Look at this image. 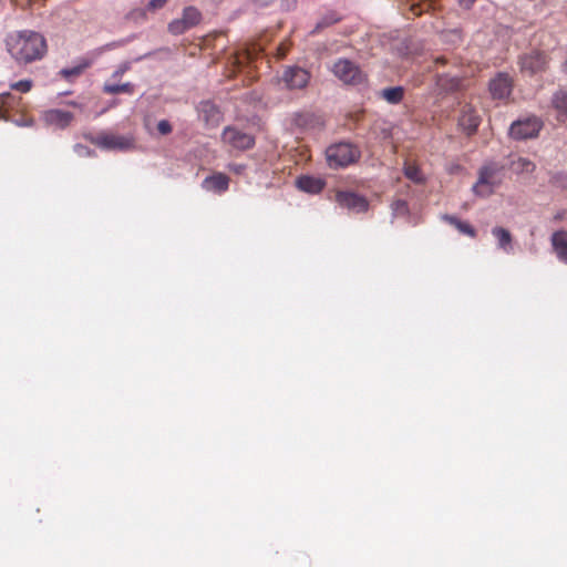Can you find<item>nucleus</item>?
<instances>
[{"label":"nucleus","instance_id":"nucleus-1","mask_svg":"<svg viewBox=\"0 0 567 567\" xmlns=\"http://www.w3.org/2000/svg\"><path fill=\"white\" fill-rule=\"evenodd\" d=\"M9 54L20 64H29L44 58L48 52L45 38L35 31L10 33L6 39Z\"/></svg>","mask_w":567,"mask_h":567},{"label":"nucleus","instance_id":"nucleus-2","mask_svg":"<svg viewBox=\"0 0 567 567\" xmlns=\"http://www.w3.org/2000/svg\"><path fill=\"white\" fill-rule=\"evenodd\" d=\"M435 63L437 65H446V64H453L455 68H462V63L457 61L456 59H453V61H450L445 56H440L435 59ZM470 73L466 70L461 69L458 72L452 73L447 72L444 74H441L437 76V85L440 89L447 91V92H455L461 91L465 87V81Z\"/></svg>","mask_w":567,"mask_h":567},{"label":"nucleus","instance_id":"nucleus-3","mask_svg":"<svg viewBox=\"0 0 567 567\" xmlns=\"http://www.w3.org/2000/svg\"><path fill=\"white\" fill-rule=\"evenodd\" d=\"M361 156L360 151L350 143H337L326 150L329 167L340 168L355 163Z\"/></svg>","mask_w":567,"mask_h":567},{"label":"nucleus","instance_id":"nucleus-4","mask_svg":"<svg viewBox=\"0 0 567 567\" xmlns=\"http://www.w3.org/2000/svg\"><path fill=\"white\" fill-rule=\"evenodd\" d=\"M502 166L489 163L480 171L478 179L474 185V192L480 196L491 195L502 183Z\"/></svg>","mask_w":567,"mask_h":567},{"label":"nucleus","instance_id":"nucleus-5","mask_svg":"<svg viewBox=\"0 0 567 567\" xmlns=\"http://www.w3.org/2000/svg\"><path fill=\"white\" fill-rule=\"evenodd\" d=\"M333 74L343 83L357 85L365 80L360 68L347 59L338 60L332 66Z\"/></svg>","mask_w":567,"mask_h":567},{"label":"nucleus","instance_id":"nucleus-6","mask_svg":"<svg viewBox=\"0 0 567 567\" xmlns=\"http://www.w3.org/2000/svg\"><path fill=\"white\" fill-rule=\"evenodd\" d=\"M548 55L538 50H533L519 58L520 72L529 76L545 72L548 66Z\"/></svg>","mask_w":567,"mask_h":567},{"label":"nucleus","instance_id":"nucleus-7","mask_svg":"<svg viewBox=\"0 0 567 567\" xmlns=\"http://www.w3.org/2000/svg\"><path fill=\"white\" fill-rule=\"evenodd\" d=\"M225 144L238 151L250 150L255 145V137L235 126H226L221 133Z\"/></svg>","mask_w":567,"mask_h":567},{"label":"nucleus","instance_id":"nucleus-8","mask_svg":"<svg viewBox=\"0 0 567 567\" xmlns=\"http://www.w3.org/2000/svg\"><path fill=\"white\" fill-rule=\"evenodd\" d=\"M202 20V13L195 7H186L183 10L181 19H175L168 24V31L174 35H179L187 30L196 27Z\"/></svg>","mask_w":567,"mask_h":567},{"label":"nucleus","instance_id":"nucleus-9","mask_svg":"<svg viewBox=\"0 0 567 567\" xmlns=\"http://www.w3.org/2000/svg\"><path fill=\"white\" fill-rule=\"evenodd\" d=\"M542 126V122L535 116L518 120L511 125L509 135L515 140L533 138L538 135Z\"/></svg>","mask_w":567,"mask_h":567},{"label":"nucleus","instance_id":"nucleus-10","mask_svg":"<svg viewBox=\"0 0 567 567\" xmlns=\"http://www.w3.org/2000/svg\"><path fill=\"white\" fill-rule=\"evenodd\" d=\"M513 78L505 72L497 73L488 84L491 95L494 100H506L513 91Z\"/></svg>","mask_w":567,"mask_h":567},{"label":"nucleus","instance_id":"nucleus-11","mask_svg":"<svg viewBox=\"0 0 567 567\" xmlns=\"http://www.w3.org/2000/svg\"><path fill=\"white\" fill-rule=\"evenodd\" d=\"M480 124L481 116L475 107L470 103L462 105L458 116V126L466 133V135L471 136L475 134Z\"/></svg>","mask_w":567,"mask_h":567},{"label":"nucleus","instance_id":"nucleus-12","mask_svg":"<svg viewBox=\"0 0 567 567\" xmlns=\"http://www.w3.org/2000/svg\"><path fill=\"white\" fill-rule=\"evenodd\" d=\"M91 142L100 148L124 151L132 146V140L116 134H100Z\"/></svg>","mask_w":567,"mask_h":567},{"label":"nucleus","instance_id":"nucleus-13","mask_svg":"<svg viewBox=\"0 0 567 567\" xmlns=\"http://www.w3.org/2000/svg\"><path fill=\"white\" fill-rule=\"evenodd\" d=\"M310 80V73L299 66H289L282 74V81L290 90L303 89Z\"/></svg>","mask_w":567,"mask_h":567},{"label":"nucleus","instance_id":"nucleus-14","mask_svg":"<svg viewBox=\"0 0 567 567\" xmlns=\"http://www.w3.org/2000/svg\"><path fill=\"white\" fill-rule=\"evenodd\" d=\"M42 118L48 126L63 130L71 124L74 115L65 110L50 109L43 112Z\"/></svg>","mask_w":567,"mask_h":567},{"label":"nucleus","instance_id":"nucleus-15","mask_svg":"<svg viewBox=\"0 0 567 567\" xmlns=\"http://www.w3.org/2000/svg\"><path fill=\"white\" fill-rule=\"evenodd\" d=\"M336 200L341 207L354 210L357 213L365 212L369 207L368 200L353 192H338Z\"/></svg>","mask_w":567,"mask_h":567},{"label":"nucleus","instance_id":"nucleus-16","mask_svg":"<svg viewBox=\"0 0 567 567\" xmlns=\"http://www.w3.org/2000/svg\"><path fill=\"white\" fill-rule=\"evenodd\" d=\"M197 111L199 118L208 126L215 127L223 121V113L212 101H202L197 106Z\"/></svg>","mask_w":567,"mask_h":567},{"label":"nucleus","instance_id":"nucleus-17","mask_svg":"<svg viewBox=\"0 0 567 567\" xmlns=\"http://www.w3.org/2000/svg\"><path fill=\"white\" fill-rule=\"evenodd\" d=\"M230 178L224 173H214L213 175L207 176L203 183L202 187L207 192H213L216 194H223L229 188Z\"/></svg>","mask_w":567,"mask_h":567},{"label":"nucleus","instance_id":"nucleus-18","mask_svg":"<svg viewBox=\"0 0 567 567\" xmlns=\"http://www.w3.org/2000/svg\"><path fill=\"white\" fill-rule=\"evenodd\" d=\"M551 246L559 261L567 265V230H557L551 235Z\"/></svg>","mask_w":567,"mask_h":567},{"label":"nucleus","instance_id":"nucleus-19","mask_svg":"<svg viewBox=\"0 0 567 567\" xmlns=\"http://www.w3.org/2000/svg\"><path fill=\"white\" fill-rule=\"evenodd\" d=\"M296 185L302 192L319 194L323 189L326 183L319 177L302 175L297 178Z\"/></svg>","mask_w":567,"mask_h":567},{"label":"nucleus","instance_id":"nucleus-20","mask_svg":"<svg viewBox=\"0 0 567 567\" xmlns=\"http://www.w3.org/2000/svg\"><path fill=\"white\" fill-rule=\"evenodd\" d=\"M551 104L557 112L560 122L567 121V91L558 90L554 93Z\"/></svg>","mask_w":567,"mask_h":567},{"label":"nucleus","instance_id":"nucleus-21","mask_svg":"<svg viewBox=\"0 0 567 567\" xmlns=\"http://www.w3.org/2000/svg\"><path fill=\"white\" fill-rule=\"evenodd\" d=\"M293 123L301 128H313L321 124L320 117L311 112L297 113L293 116Z\"/></svg>","mask_w":567,"mask_h":567},{"label":"nucleus","instance_id":"nucleus-22","mask_svg":"<svg viewBox=\"0 0 567 567\" xmlns=\"http://www.w3.org/2000/svg\"><path fill=\"white\" fill-rule=\"evenodd\" d=\"M405 90L403 86L385 87L379 92V96L389 104H399L404 97Z\"/></svg>","mask_w":567,"mask_h":567},{"label":"nucleus","instance_id":"nucleus-23","mask_svg":"<svg viewBox=\"0 0 567 567\" xmlns=\"http://www.w3.org/2000/svg\"><path fill=\"white\" fill-rule=\"evenodd\" d=\"M442 218H443V220H445L450 225L454 226L461 234L466 235V236H468L471 238H475L476 237L475 228L471 224H468L467 221H463V220H461L457 217L452 216V215H444Z\"/></svg>","mask_w":567,"mask_h":567},{"label":"nucleus","instance_id":"nucleus-24","mask_svg":"<svg viewBox=\"0 0 567 567\" xmlns=\"http://www.w3.org/2000/svg\"><path fill=\"white\" fill-rule=\"evenodd\" d=\"M509 168L515 174H530L535 171L536 165L534 162L526 157L518 156L511 161Z\"/></svg>","mask_w":567,"mask_h":567},{"label":"nucleus","instance_id":"nucleus-25","mask_svg":"<svg viewBox=\"0 0 567 567\" xmlns=\"http://www.w3.org/2000/svg\"><path fill=\"white\" fill-rule=\"evenodd\" d=\"M20 104L21 97H18L10 92L0 93V107L3 112L21 111L22 109L20 107Z\"/></svg>","mask_w":567,"mask_h":567},{"label":"nucleus","instance_id":"nucleus-26","mask_svg":"<svg viewBox=\"0 0 567 567\" xmlns=\"http://www.w3.org/2000/svg\"><path fill=\"white\" fill-rule=\"evenodd\" d=\"M493 236L497 239L498 247L506 252L512 250V235L503 227H494L492 229Z\"/></svg>","mask_w":567,"mask_h":567},{"label":"nucleus","instance_id":"nucleus-27","mask_svg":"<svg viewBox=\"0 0 567 567\" xmlns=\"http://www.w3.org/2000/svg\"><path fill=\"white\" fill-rule=\"evenodd\" d=\"M103 91L107 94H120V93L132 94L134 92V84H132L130 82L124 83V84L106 83L103 86Z\"/></svg>","mask_w":567,"mask_h":567},{"label":"nucleus","instance_id":"nucleus-28","mask_svg":"<svg viewBox=\"0 0 567 567\" xmlns=\"http://www.w3.org/2000/svg\"><path fill=\"white\" fill-rule=\"evenodd\" d=\"M404 175L406 178H409L410 181H412L416 184H422L424 182L423 174H422L420 167L415 164L405 163Z\"/></svg>","mask_w":567,"mask_h":567},{"label":"nucleus","instance_id":"nucleus-29","mask_svg":"<svg viewBox=\"0 0 567 567\" xmlns=\"http://www.w3.org/2000/svg\"><path fill=\"white\" fill-rule=\"evenodd\" d=\"M340 21V17L336 12H330L322 17V19L316 24L311 31L312 34L320 32L322 29L328 28Z\"/></svg>","mask_w":567,"mask_h":567},{"label":"nucleus","instance_id":"nucleus-30","mask_svg":"<svg viewBox=\"0 0 567 567\" xmlns=\"http://www.w3.org/2000/svg\"><path fill=\"white\" fill-rule=\"evenodd\" d=\"M87 66H89V63H83V64H79V65H75L72 68L62 69L60 71V74L64 79L70 80L72 78H76V76L81 75Z\"/></svg>","mask_w":567,"mask_h":567},{"label":"nucleus","instance_id":"nucleus-31","mask_svg":"<svg viewBox=\"0 0 567 567\" xmlns=\"http://www.w3.org/2000/svg\"><path fill=\"white\" fill-rule=\"evenodd\" d=\"M435 0H420L411 4L410 10L414 16H421L423 11H427L434 4Z\"/></svg>","mask_w":567,"mask_h":567},{"label":"nucleus","instance_id":"nucleus-32","mask_svg":"<svg viewBox=\"0 0 567 567\" xmlns=\"http://www.w3.org/2000/svg\"><path fill=\"white\" fill-rule=\"evenodd\" d=\"M391 209L394 216H406L410 212L409 205L404 199H395L391 204Z\"/></svg>","mask_w":567,"mask_h":567},{"label":"nucleus","instance_id":"nucleus-33","mask_svg":"<svg viewBox=\"0 0 567 567\" xmlns=\"http://www.w3.org/2000/svg\"><path fill=\"white\" fill-rule=\"evenodd\" d=\"M33 86L32 80L25 79L10 84V89L21 93L29 92Z\"/></svg>","mask_w":567,"mask_h":567},{"label":"nucleus","instance_id":"nucleus-34","mask_svg":"<svg viewBox=\"0 0 567 567\" xmlns=\"http://www.w3.org/2000/svg\"><path fill=\"white\" fill-rule=\"evenodd\" d=\"M157 130L162 135H167L172 132V125L167 120H162L157 124Z\"/></svg>","mask_w":567,"mask_h":567},{"label":"nucleus","instance_id":"nucleus-35","mask_svg":"<svg viewBox=\"0 0 567 567\" xmlns=\"http://www.w3.org/2000/svg\"><path fill=\"white\" fill-rule=\"evenodd\" d=\"M167 1L168 0H151L147 4V8L150 10H157L163 8L167 3Z\"/></svg>","mask_w":567,"mask_h":567},{"label":"nucleus","instance_id":"nucleus-36","mask_svg":"<svg viewBox=\"0 0 567 567\" xmlns=\"http://www.w3.org/2000/svg\"><path fill=\"white\" fill-rule=\"evenodd\" d=\"M464 9H470L476 0H455Z\"/></svg>","mask_w":567,"mask_h":567},{"label":"nucleus","instance_id":"nucleus-37","mask_svg":"<svg viewBox=\"0 0 567 567\" xmlns=\"http://www.w3.org/2000/svg\"><path fill=\"white\" fill-rule=\"evenodd\" d=\"M126 70H127V66L120 68L118 70H116V71L113 73V78L121 76L124 72H126Z\"/></svg>","mask_w":567,"mask_h":567},{"label":"nucleus","instance_id":"nucleus-38","mask_svg":"<svg viewBox=\"0 0 567 567\" xmlns=\"http://www.w3.org/2000/svg\"><path fill=\"white\" fill-rule=\"evenodd\" d=\"M563 71H564L565 73H567V60H566V61H565V63L563 64Z\"/></svg>","mask_w":567,"mask_h":567}]
</instances>
